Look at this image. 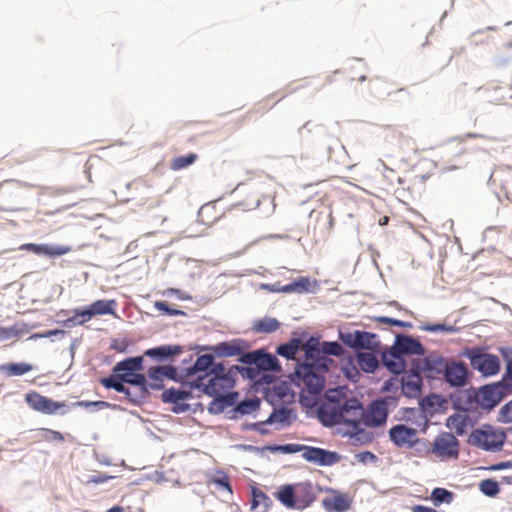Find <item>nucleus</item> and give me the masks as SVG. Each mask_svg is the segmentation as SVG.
I'll return each mask as SVG.
<instances>
[{"instance_id": "nucleus-1", "label": "nucleus", "mask_w": 512, "mask_h": 512, "mask_svg": "<svg viewBox=\"0 0 512 512\" xmlns=\"http://www.w3.org/2000/svg\"><path fill=\"white\" fill-rule=\"evenodd\" d=\"M364 407L354 398H347L343 387L329 389L325 401L318 409V418L325 426L343 424L347 427L345 434L355 441L368 442L371 437L361 425Z\"/></svg>"}, {"instance_id": "nucleus-2", "label": "nucleus", "mask_w": 512, "mask_h": 512, "mask_svg": "<svg viewBox=\"0 0 512 512\" xmlns=\"http://www.w3.org/2000/svg\"><path fill=\"white\" fill-rule=\"evenodd\" d=\"M332 363L333 360L329 357H322L315 361L308 360L305 355V361L295 370L298 385H302L311 394L320 393L325 385L324 374Z\"/></svg>"}, {"instance_id": "nucleus-3", "label": "nucleus", "mask_w": 512, "mask_h": 512, "mask_svg": "<svg viewBox=\"0 0 512 512\" xmlns=\"http://www.w3.org/2000/svg\"><path fill=\"white\" fill-rule=\"evenodd\" d=\"M234 378L223 364H216L210 370V376L206 381L195 383V387L205 394L215 397H224L234 386Z\"/></svg>"}, {"instance_id": "nucleus-4", "label": "nucleus", "mask_w": 512, "mask_h": 512, "mask_svg": "<svg viewBox=\"0 0 512 512\" xmlns=\"http://www.w3.org/2000/svg\"><path fill=\"white\" fill-rule=\"evenodd\" d=\"M143 370V357H131L118 362L114 368V373H117L120 380L127 384L137 386L142 396L147 394V378L144 374L138 373Z\"/></svg>"}, {"instance_id": "nucleus-5", "label": "nucleus", "mask_w": 512, "mask_h": 512, "mask_svg": "<svg viewBox=\"0 0 512 512\" xmlns=\"http://www.w3.org/2000/svg\"><path fill=\"white\" fill-rule=\"evenodd\" d=\"M506 432L491 425L475 429L469 436V443L479 449L489 452H499L506 441Z\"/></svg>"}, {"instance_id": "nucleus-6", "label": "nucleus", "mask_w": 512, "mask_h": 512, "mask_svg": "<svg viewBox=\"0 0 512 512\" xmlns=\"http://www.w3.org/2000/svg\"><path fill=\"white\" fill-rule=\"evenodd\" d=\"M465 355L470 360L472 368L483 376L496 375L500 371L498 356L486 353L481 348L468 349Z\"/></svg>"}, {"instance_id": "nucleus-7", "label": "nucleus", "mask_w": 512, "mask_h": 512, "mask_svg": "<svg viewBox=\"0 0 512 512\" xmlns=\"http://www.w3.org/2000/svg\"><path fill=\"white\" fill-rule=\"evenodd\" d=\"M396 406L395 398H384L373 401L368 409L364 411L363 424L368 427H379L383 425L388 417V409Z\"/></svg>"}, {"instance_id": "nucleus-8", "label": "nucleus", "mask_w": 512, "mask_h": 512, "mask_svg": "<svg viewBox=\"0 0 512 512\" xmlns=\"http://www.w3.org/2000/svg\"><path fill=\"white\" fill-rule=\"evenodd\" d=\"M503 383H496L481 387L474 395V401L477 407L491 410L493 409L508 393Z\"/></svg>"}, {"instance_id": "nucleus-9", "label": "nucleus", "mask_w": 512, "mask_h": 512, "mask_svg": "<svg viewBox=\"0 0 512 512\" xmlns=\"http://www.w3.org/2000/svg\"><path fill=\"white\" fill-rule=\"evenodd\" d=\"M459 447L460 443L452 433L443 432L435 437L430 451L440 459H456Z\"/></svg>"}, {"instance_id": "nucleus-10", "label": "nucleus", "mask_w": 512, "mask_h": 512, "mask_svg": "<svg viewBox=\"0 0 512 512\" xmlns=\"http://www.w3.org/2000/svg\"><path fill=\"white\" fill-rule=\"evenodd\" d=\"M25 402L31 409L43 414H55L60 409L66 407L65 402L53 401L52 399L45 397L36 391H30L26 393Z\"/></svg>"}, {"instance_id": "nucleus-11", "label": "nucleus", "mask_w": 512, "mask_h": 512, "mask_svg": "<svg viewBox=\"0 0 512 512\" xmlns=\"http://www.w3.org/2000/svg\"><path fill=\"white\" fill-rule=\"evenodd\" d=\"M304 348L307 359L315 361L329 355L340 356L343 353V348L338 342H323L320 344L318 341L311 339L305 344Z\"/></svg>"}, {"instance_id": "nucleus-12", "label": "nucleus", "mask_w": 512, "mask_h": 512, "mask_svg": "<svg viewBox=\"0 0 512 512\" xmlns=\"http://www.w3.org/2000/svg\"><path fill=\"white\" fill-rule=\"evenodd\" d=\"M216 364H214V357L211 354L200 355L195 363L187 368L186 377L190 378L191 385L195 387V383L206 381L210 376V370Z\"/></svg>"}, {"instance_id": "nucleus-13", "label": "nucleus", "mask_w": 512, "mask_h": 512, "mask_svg": "<svg viewBox=\"0 0 512 512\" xmlns=\"http://www.w3.org/2000/svg\"><path fill=\"white\" fill-rule=\"evenodd\" d=\"M241 361L245 364L255 365L258 369L264 371H276L280 369L278 359L269 353L254 351L241 356Z\"/></svg>"}, {"instance_id": "nucleus-14", "label": "nucleus", "mask_w": 512, "mask_h": 512, "mask_svg": "<svg viewBox=\"0 0 512 512\" xmlns=\"http://www.w3.org/2000/svg\"><path fill=\"white\" fill-rule=\"evenodd\" d=\"M177 370L172 366L151 367L147 372V393L149 389L160 390L165 379H176Z\"/></svg>"}, {"instance_id": "nucleus-15", "label": "nucleus", "mask_w": 512, "mask_h": 512, "mask_svg": "<svg viewBox=\"0 0 512 512\" xmlns=\"http://www.w3.org/2000/svg\"><path fill=\"white\" fill-rule=\"evenodd\" d=\"M417 430L404 424H397L389 430L391 441L398 447L412 446L417 442Z\"/></svg>"}, {"instance_id": "nucleus-16", "label": "nucleus", "mask_w": 512, "mask_h": 512, "mask_svg": "<svg viewBox=\"0 0 512 512\" xmlns=\"http://www.w3.org/2000/svg\"><path fill=\"white\" fill-rule=\"evenodd\" d=\"M20 250L30 251L36 255L58 257L69 253L71 248L63 245L25 243L20 246Z\"/></svg>"}, {"instance_id": "nucleus-17", "label": "nucleus", "mask_w": 512, "mask_h": 512, "mask_svg": "<svg viewBox=\"0 0 512 512\" xmlns=\"http://www.w3.org/2000/svg\"><path fill=\"white\" fill-rule=\"evenodd\" d=\"M402 357L404 355H424L422 344L415 338L406 335H398L393 348Z\"/></svg>"}, {"instance_id": "nucleus-18", "label": "nucleus", "mask_w": 512, "mask_h": 512, "mask_svg": "<svg viewBox=\"0 0 512 512\" xmlns=\"http://www.w3.org/2000/svg\"><path fill=\"white\" fill-rule=\"evenodd\" d=\"M422 378L416 371L405 373L402 377V393L408 398H418L421 395Z\"/></svg>"}, {"instance_id": "nucleus-19", "label": "nucleus", "mask_w": 512, "mask_h": 512, "mask_svg": "<svg viewBox=\"0 0 512 512\" xmlns=\"http://www.w3.org/2000/svg\"><path fill=\"white\" fill-rule=\"evenodd\" d=\"M334 496L332 498H325L322 501L323 507L330 512H345L351 508L352 498L348 494L338 491H332Z\"/></svg>"}, {"instance_id": "nucleus-20", "label": "nucleus", "mask_w": 512, "mask_h": 512, "mask_svg": "<svg viewBox=\"0 0 512 512\" xmlns=\"http://www.w3.org/2000/svg\"><path fill=\"white\" fill-rule=\"evenodd\" d=\"M467 367L462 362H452L446 365L445 379L453 386H463L467 379Z\"/></svg>"}, {"instance_id": "nucleus-21", "label": "nucleus", "mask_w": 512, "mask_h": 512, "mask_svg": "<svg viewBox=\"0 0 512 512\" xmlns=\"http://www.w3.org/2000/svg\"><path fill=\"white\" fill-rule=\"evenodd\" d=\"M295 489L297 510H303L315 501L316 494L311 483H298L295 485Z\"/></svg>"}, {"instance_id": "nucleus-22", "label": "nucleus", "mask_w": 512, "mask_h": 512, "mask_svg": "<svg viewBox=\"0 0 512 512\" xmlns=\"http://www.w3.org/2000/svg\"><path fill=\"white\" fill-rule=\"evenodd\" d=\"M303 457L310 462L329 465L334 462L335 453L317 447H304Z\"/></svg>"}, {"instance_id": "nucleus-23", "label": "nucleus", "mask_w": 512, "mask_h": 512, "mask_svg": "<svg viewBox=\"0 0 512 512\" xmlns=\"http://www.w3.org/2000/svg\"><path fill=\"white\" fill-rule=\"evenodd\" d=\"M92 317L102 315H112L118 317L116 313L117 301L115 299H100L88 305Z\"/></svg>"}, {"instance_id": "nucleus-24", "label": "nucleus", "mask_w": 512, "mask_h": 512, "mask_svg": "<svg viewBox=\"0 0 512 512\" xmlns=\"http://www.w3.org/2000/svg\"><path fill=\"white\" fill-rule=\"evenodd\" d=\"M447 427L454 431L457 435H463L466 433L468 427L472 425L470 416L466 411L458 412L451 415L447 419Z\"/></svg>"}, {"instance_id": "nucleus-25", "label": "nucleus", "mask_w": 512, "mask_h": 512, "mask_svg": "<svg viewBox=\"0 0 512 512\" xmlns=\"http://www.w3.org/2000/svg\"><path fill=\"white\" fill-rule=\"evenodd\" d=\"M382 362L383 365L394 374H400L404 372L406 368L404 358L394 349H392L390 352L383 353Z\"/></svg>"}, {"instance_id": "nucleus-26", "label": "nucleus", "mask_w": 512, "mask_h": 512, "mask_svg": "<svg viewBox=\"0 0 512 512\" xmlns=\"http://www.w3.org/2000/svg\"><path fill=\"white\" fill-rule=\"evenodd\" d=\"M33 370H35V366L27 362L6 363L0 365V371L7 377L22 376Z\"/></svg>"}, {"instance_id": "nucleus-27", "label": "nucleus", "mask_w": 512, "mask_h": 512, "mask_svg": "<svg viewBox=\"0 0 512 512\" xmlns=\"http://www.w3.org/2000/svg\"><path fill=\"white\" fill-rule=\"evenodd\" d=\"M182 351L183 348L179 345H163L146 350L145 355L152 358L165 359L173 355H178Z\"/></svg>"}, {"instance_id": "nucleus-28", "label": "nucleus", "mask_w": 512, "mask_h": 512, "mask_svg": "<svg viewBox=\"0 0 512 512\" xmlns=\"http://www.w3.org/2000/svg\"><path fill=\"white\" fill-rule=\"evenodd\" d=\"M357 365L366 373H373L379 366L377 357L371 352H360L356 356Z\"/></svg>"}, {"instance_id": "nucleus-29", "label": "nucleus", "mask_w": 512, "mask_h": 512, "mask_svg": "<svg viewBox=\"0 0 512 512\" xmlns=\"http://www.w3.org/2000/svg\"><path fill=\"white\" fill-rule=\"evenodd\" d=\"M277 499L287 508L297 509L295 485H285L277 493Z\"/></svg>"}, {"instance_id": "nucleus-30", "label": "nucleus", "mask_w": 512, "mask_h": 512, "mask_svg": "<svg viewBox=\"0 0 512 512\" xmlns=\"http://www.w3.org/2000/svg\"><path fill=\"white\" fill-rule=\"evenodd\" d=\"M354 348L373 349L376 347V335L366 331H355Z\"/></svg>"}, {"instance_id": "nucleus-31", "label": "nucleus", "mask_w": 512, "mask_h": 512, "mask_svg": "<svg viewBox=\"0 0 512 512\" xmlns=\"http://www.w3.org/2000/svg\"><path fill=\"white\" fill-rule=\"evenodd\" d=\"M310 284L308 277H300L298 280L276 289V291L284 293H304L310 290Z\"/></svg>"}, {"instance_id": "nucleus-32", "label": "nucleus", "mask_w": 512, "mask_h": 512, "mask_svg": "<svg viewBox=\"0 0 512 512\" xmlns=\"http://www.w3.org/2000/svg\"><path fill=\"white\" fill-rule=\"evenodd\" d=\"M92 314L88 306L82 309H75L74 315L68 318L64 324L67 327H73L76 325H84L92 319Z\"/></svg>"}, {"instance_id": "nucleus-33", "label": "nucleus", "mask_w": 512, "mask_h": 512, "mask_svg": "<svg viewBox=\"0 0 512 512\" xmlns=\"http://www.w3.org/2000/svg\"><path fill=\"white\" fill-rule=\"evenodd\" d=\"M280 322L271 317L259 319L253 323V330L258 333H272L278 330Z\"/></svg>"}, {"instance_id": "nucleus-34", "label": "nucleus", "mask_w": 512, "mask_h": 512, "mask_svg": "<svg viewBox=\"0 0 512 512\" xmlns=\"http://www.w3.org/2000/svg\"><path fill=\"white\" fill-rule=\"evenodd\" d=\"M115 374L116 375H112L110 377L101 379V384L107 389H114L115 391H117L119 393H124L127 397L130 398L131 393H130L129 389H127L124 386L125 382L120 380V377L117 373H115Z\"/></svg>"}, {"instance_id": "nucleus-35", "label": "nucleus", "mask_w": 512, "mask_h": 512, "mask_svg": "<svg viewBox=\"0 0 512 512\" xmlns=\"http://www.w3.org/2000/svg\"><path fill=\"white\" fill-rule=\"evenodd\" d=\"M501 353L505 361L507 362V370L503 377V379L500 381V383H503L505 385L506 389L511 392L512 391V349L509 348H502Z\"/></svg>"}, {"instance_id": "nucleus-36", "label": "nucleus", "mask_w": 512, "mask_h": 512, "mask_svg": "<svg viewBox=\"0 0 512 512\" xmlns=\"http://www.w3.org/2000/svg\"><path fill=\"white\" fill-rule=\"evenodd\" d=\"M198 159L196 153H189L173 158L170 161V168L174 171L182 170L192 165Z\"/></svg>"}, {"instance_id": "nucleus-37", "label": "nucleus", "mask_w": 512, "mask_h": 512, "mask_svg": "<svg viewBox=\"0 0 512 512\" xmlns=\"http://www.w3.org/2000/svg\"><path fill=\"white\" fill-rule=\"evenodd\" d=\"M218 356L233 357L241 354L242 349L240 346L228 342H222L213 348Z\"/></svg>"}, {"instance_id": "nucleus-38", "label": "nucleus", "mask_w": 512, "mask_h": 512, "mask_svg": "<svg viewBox=\"0 0 512 512\" xmlns=\"http://www.w3.org/2000/svg\"><path fill=\"white\" fill-rule=\"evenodd\" d=\"M188 396L189 393L184 390L170 388L163 392L162 399L164 402L178 403L179 401L188 398Z\"/></svg>"}, {"instance_id": "nucleus-39", "label": "nucleus", "mask_w": 512, "mask_h": 512, "mask_svg": "<svg viewBox=\"0 0 512 512\" xmlns=\"http://www.w3.org/2000/svg\"><path fill=\"white\" fill-rule=\"evenodd\" d=\"M298 340H292L290 343L280 345L277 348V353L287 359H294L298 352Z\"/></svg>"}, {"instance_id": "nucleus-40", "label": "nucleus", "mask_w": 512, "mask_h": 512, "mask_svg": "<svg viewBox=\"0 0 512 512\" xmlns=\"http://www.w3.org/2000/svg\"><path fill=\"white\" fill-rule=\"evenodd\" d=\"M453 498V493L445 488H435L431 493V499L435 505L443 502L450 503Z\"/></svg>"}, {"instance_id": "nucleus-41", "label": "nucleus", "mask_w": 512, "mask_h": 512, "mask_svg": "<svg viewBox=\"0 0 512 512\" xmlns=\"http://www.w3.org/2000/svg\"><path fill=\"white\" fill-rule=\"evenodd\" d=\"M480 491L490 497L497 495L500 491L499 484L493 479L482 480L479 484Z\"/></svg>"}, {"instance_id": "nucleus-42", "label": "nucleus", "mask_w": 512, "mask_h": 512, "mask_svg": "<svg viewBox=\"0 0 512 512\" xmlns=\"http://www.w3.org/2000/svg\"><path fill=\"white\" fill-rule=\"evenodd\" d=\"M253 499L251 503V509H256L260 505L265 507L269 506L270 498L260 489H253L252 491Z\"/></svg>"}, {"instance_id": "nucleus-43", "label": "nucleus", "mask_w": 512, "mask_h": 512, "mask_svg": "<svg viewBox=\"0 0 512 512\" xmlns=\"http://www.w3.org/2000/svg\"><path fill=\"white\" fill-rule=\"evenodd\" d=\"M41 432V439L46 442H63L64 436L59 431H55L48 428L39 429Z\"/></svg>"}, {"instance_id": "nucleus-44", "label": "nucleus", "mask_w": 512, "mask_h": 512, "mask_svg": "<svg viewBox=\"0 0 512 512\" xmlns=\"http://www.w3.org/2000/svg\"><path fill=\"white\" fill-rule=\"evenodd\" d=\"M373 320L379 324H387V325L397 326V327H402V328L410 326V323H408V322H404V321L386 317V316H375V317H373Z\"/></svg>"}, {"instance_id": "nucleus-45", "label": "nucleus", "mask_w": 512, "mask_h": 512, "mask_svg": "<svg viewBox=\"0 0 512 512\" xmlns=\"http://www.w3.org/2000/svg\"><path fill=\"white\" fill-rule=\"evenodd\" d=\"M154 307L156 310L163 312L166 315L170 316H178V315H184V312L178 309L170 308L165 302L162 301H156L154 303Z\"/></svg>"}, {"instance_id": "nucleus-46", "label": "nucleus", "mask_w": 512, "mask_h": 512, "mask_svg": "<svg viewBox=\"0 0 512 512\" xmlns=\"http://www.w3.org/2000/svg\"><path fill=\"white\" fill-rule=\"evenodd\" d=\"M499 421L502 423L512 422V400L501 407L499 411Z\"/></svg>"}, {"instance_id": "nucleus-47", "label": "nucleus", "mask_w": 512, "mask_h": 512, "mask_svg": "<svg viewBox=\"0 0 512 512\" xmlns=\"http://www.w3.org/2000/svg\"><path fill=\"white\" fill-rule=\"evenodd\" d=\"M260 405L259 400H247L243 401L239 404L238 410L243 413H251L252 411L256 410Z\"/></svg>"}, {"instance_id": "nucleus-48", "label": "nucleus", "mask_w": 512, "mask_h": 512, "mask_svg": "<svg viewBox=\"0 0 512 512\" xmlns=\"http://www.w3.org/2000/svg\"><path fill=\"white\" fill-rule=\"evenodd\" d=\"M425 331L429 332H452L454 331L452 326H448L446 324H429L424 326Z\"/></svg>"}, {"instance_id": "nucleus-49", "label": "nucleus", "mask_w": 512, "mask_h": 512, "mask_svg": "<svg viewBox=\"0 0 512 512\" xmlns=\"http://www.w3.org/2000/svg\"><path fill=\"white\" fill-rule=\"evenodd\" d=\"M128 347L126 339H113L111 342V348L117 352L123 353Z\"/></svg>"}, {"instance_id": "nucleus-50", "label": "nucleus", "mask_w": 512, "mask_h": 512, "mask_svg": "<svg viewBox=\"0 0 512 512\" xmlns=\"http://www.w3.org/2000/svg\"><path fill=\"white\" fill-rule=\"evenodd\" d=\"M74 406L88 408L90 406L106 407L108 403L104 401H78L73 404Z\"/></svg>"}, {"instance_id": "nucleus-51", "label": "nucleus", "mask_w": 512, "mask_h": 512, "mask_svg": "<svg viewBox=\"0 0 512 512\" xmlns=\"http://www.w3.org/2000/svg\"><path fill=\"white\" fill-rule=\"evenodd\" d=\"M354 337H355V331L354 332H348V333H345V334H341V339L342 341L348 345L349 347L351 348H354L355 347V344H354Z\"/></svg>"}, {"instance_id": "nucleus-52", "label": "nucleus", "mask_w": 512, "mask_h": 512, "mask_svg": "<svg viewBox=\"0 0 512 512\" xmlns=\"http://www.w3.org/2000/svg\"><path fill=\"white\" fill-rule=\"evenodd\" d=\"M274 105V102H271V100L269 98H266V99H263L262 101H260L258 103V107H257V111H260V110H269L273 107Z\"/></svg>"}, {"instance_id": "nucleus-53", "label": "nucleus", "mask_w": 512, "mask_h": 512, "mask_svg": "<svg viewBox=\"0 0 512 512\" xmlns=\"http://www.w3.org/2000/svg\"><path fill=\"white\" fill-rule=\"evenodd\" d=\"M259 204H260V197H259L258 193H253V195L251 196L249 201H247L246 203H243V205L246 207H257V206H259Z\"/></svg>"}, {"instance_id": "nucleus-54", "label": "nucleus", "mask_w": 512, "mask_h": 512, "mask_svg": "<svg viewBox=\"0 0 512 512\" xmlns=\"http://www.w3.org/2000/svg\"><path fill=\"white\" fill-rule=\"evenodd\" d=\"M275 391L280 396V398H282V399H284V398L288 399V398H292L293 397V395H291V394H289L287 392V387L285 385H281L279 387H276Z\"/></svg>"}, {"instance_id": "nucleus-55", "label": "nucleus", "mask_w": 512, "mask_h": 512, "mask_svg": "<svg viewBox=\"0 0 512 512\" xmlns=\"http://www.w3.org/2000/svg\"><path fill=\"white\" fill-rule=\"evenodd\" d=\"M304 448V446L298 445V444H287L283 446V450L288 453H295L299 452Z\"/></svg>"}, {"instance_id": "nucleus-56", "label": "nucleus", "mask_w": 512, "mask_h": 512, "mask_svg": "<svg viewBox=\"0 0 512 512\" xmlns=\"http://www.w3.org/2000/svg\"><path fill=\"white\" fill-rule=\"evenodd\" d=\"M512 468V462L511 461H507V462H500L498 464H495L493 466L490 467L491 470H504V469H510Z\"/></svg>"}, {"instance_id": "nucleus-57", "label": "nucleus", "mask_w": 512, "mask_h": 512, "mask_svg": "<svg viewBox=\"0 0 512 512\" xmlns=\"http://www.w3.org/2000/svg\"><path fill=\"white\" fill-rule=\"evenodd\" d=\"M411 511L412 512H438L437 510H435L433 508L426 507L423 505H415L411 508Z\"/></svg>"}, {"instance_id": "nucleus-58", "label": "nucleus", "mask_w": 512, "mask_h": 512, "mask_svg": "<svg viewBox=\"0 0 512 512\" xmlns=\"http://www.w3.org/2000/svg\"><path fill=\"white\" fill-rule=\"evenodd\" d=\"M359 460L365 462L367 460H373L375 458V455L371 452H364L357 455Z\"/></svg>"}, {"instance_id": "nucleus-59", "label": "nucleus", "mask_w": 512, "mask_h": 512, "mask_svg": "<svg viewBox=\"0 0 512 512\" xmlns=\"http://www.w3.org/2000/svg\"><path fill=\"white\" fill-rule=\"evenodd\" d=\"M214 208H215V206L211 205V204H207V205L202 206L200 211H199L200 217H204V215L210 213L211 210H213Z\"/></svg>"}, {"instance_id": "nucleus-60", "label": "nucleus", "mask_w": 512, "mask_h": 512, "mask_svg": "<svg viewBox=\"0 0 512 512\" xmlns=\"http://www.w3.org/2000/svg\"><path fill=\"white\" fill-rule=\"evenodd\" d=\"M325 218H326V221H327V230L331 231L333 229V226H334V217H333L332 212H329L325 216Z\"/></svg>"}, {"instance_id": "nucleus-61", "label": "nucleus", "mask_w": 512, "mask_h": 512, "mask_svg": "<svg viewBox=\"0 0 512 512\" xmlns=\"http://www.w3.org/2000/svg\"><path fill=\"white\" fill-rule=\"evenodd\" d=\"M215 482L231 492V487L226 476L221 479H217Z\"/></svg>"}, {"instance_id": "nucleus-62", "label": "nucleus", "mask_w": 512, "mask_h": 512, "mask_svg": "<svg viewBox=\"0 0 512 512\" xmlns=\"http://www.w3.org/2000/svg\"><path fill=\"white\" fill-rule=\"evenodd\" d=\"M166 293L175 294L179 299H188V297L184 296V294L179 289L169 288L166 290Z\"/></svg>"}, {"instance_id": "nucleus-63", "label": "nucleus", "mask_w": 512, "mask_h": 512, "mask_svg": "<svg viewBox=\"0 0 512 512\" xmlns=\"http://www.w3.org/2000/svg\"><path fill=\"white\" fill-rule=\"evenodd\" d=\"M107 479H109V477L107 476H103V475H99V476H94L90 482H93V483H96V484H99V483H104L105 481H107Z\"/></svg>"}, {"instance_id": "nucleus-64", "label": "nucleus", "mask_w": 512, "mask_h": 512, "mask_svg": "<svg viewBox=\"0 0 512 512\" xmlns=\"http://www.w3.org/2000/svg\"><path fill=\"white\" fill-rule=\"evenodd\" d=\"M425 399H427V400H429V399H440V397L433 394V395H430V396L426 397Z\"/></svg>"}]
</instances>
